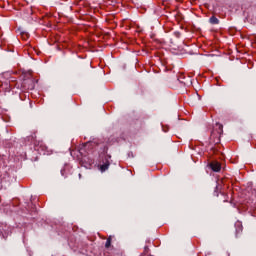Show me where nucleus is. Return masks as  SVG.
Here are the masks:
<instances>
[{
    "label": "nucleus",
    "mask_w": 256,
    "mask_h": 256,
    "mask_svg": "<svg viewBox=\"0 0 256 256\" xmlns=\"http://www.w3.org/2000/svg\"><path fill=\"white\" fill-rule=\"evenodd\" d=\"M109 165H111V163L109 162V160L106 159L104 164L100 166L101 173H105V171H107V169H109Z\"/></svg>",
    "instance_id": "2"
},
{
    "label": "nucleus",
    "mask_w": 256,
    "mask_h": 256,
    "mask_svg": "<svg viewBox=\"0 0 256 256\" xmlns=\"http://www.w3.org/2000/svg\"><path fill=\"white\" fill-rule=\"evenodd\" d=\"M109 247H111V238H108L106 243H105V248L109 249Z\"/></svg>",
    "instance_id": "4"
},
{
    "label": "nucleus",
    "mask_w": 256,
    "mask_h": 256,
    "mask_svg": "<svg viewBox=\"0 0 256 256\" xmlns=\"http://www.w3.org/2000/svg\"><path fill=\"white\" fill-rule=\"evenodd\" d=\"M210 167L212 171H215L216 173H219V171H221V164H219V162H212L210 164Z\"/></svg>",
    "instance_id": "1"
},
{
    "label": "nucleus",
    "mask_w": 256,
    "mask_h": 256,
    "mask_svg": "<svg viewBox=\"0 0 256 256\" xmlns=\"http://www.w3.org/2000/svg\"><path fill=\"white\" fill-rule=\"evenodd\" d=\"M216 126L218 127V133H223V125L217 123Z\"/></svg>",
    "instance_id": "5"
},
{
    "label": "nucleus",
    "mask_w": 256,
    "mask_h": 256,
    "mask_svg": "<svg viewBox=\"0 0 256 256\" xmlns=\"http://www.w3.org/2000/svg\"><path fill=\"white\" fill-rule=\"evenodd\" d=\"M144 253H149V247L147 246L144 247Z\"/></svg>",
    "instance_id": "6"
},
{
    "label": "nucleus",
    "mask_w": 256,
    "mask_h": 256,
    "mask_svg": "<svg viewBox=\"0 0 256 256\" xmlns=\"http://www.w3.org/2000/svg\"><path fill=\"white\" fill-rule=\"evenodd\" d=\"M209 23H211V25H219V20L217 19V17L212 16L209 19Z\"/></svg>",
    "instance_id": "3"
}]
</instances>
